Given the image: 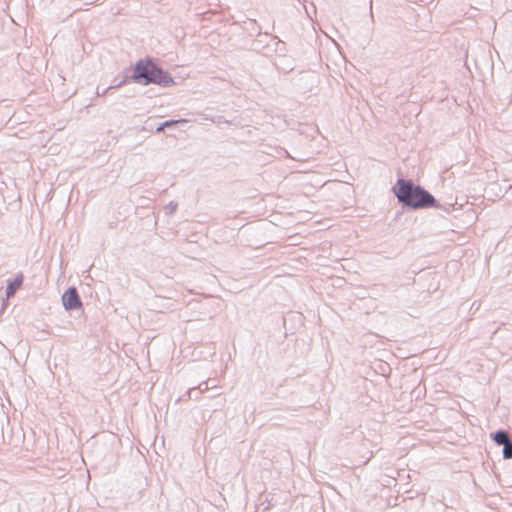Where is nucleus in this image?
I'll return each mask as SVG.
<instances>
[{"label":"nucleus","instance_id":"nucleus-3","mask_svg":"<svg viewBox=\"0 0 512 512\" xmlns=\"http://www.w3.org/2000/svg\"><path fill=\"white\" fill-rule=\"evenodd\" d=\"M61 299L66 311L76 310L82 307V301L75 286L67 288Z\"/></svg>","mask_w":512,"mask_h":512},{"label":"nucleus","instance_id":"nucleus-2","mask_svg":"<svg viewBox=\"0 0 512 512\" xmlns=\"http://www.w3.org/2000/svg\"><path fill=\"white\" fill-rule=\"evenodd\" d=\"M392 191L403 208L419 210L440 206L429 191L410 179L399 178Z\"/></svg>","mask_w":512,"mask_h":512},{"label":"nucleus","instance_id":"nucleus-5","mask_svg":"<svg viewBox=\"0 0 512 512\" xmlns=\"http://www.w3.org/2000/svg\"><path fill=\"white\" fill-rule=\"evenodd\" d=\"M490 438L495 442L498 446H503L507 444L510 439L509 433L504 429H499L490 434Z\"/></svg>","mask_w":512,"mask_h":512},{"label":"nucleus","instance_id":"nucleus-1","mask_svg":"<svg viewBox=\"0 0 512 512\" xmlns=\"http://www.w3.org/2000/svg\"><path fill=\"white\" fill-rule=\"evenodd\" d=\"M127 81L142 86L154 84L163 88L175 85L172 75L158 64L157 59L150 56L137 60L131 68V74L126 76L119 83L108 87L105 92L113 88H118Z\"/></svg>","mask_w":512,"mask_h":512},{"label":"nucleus","instance_id":"nucleus-9","mask_svg":"<svg viewBox=\"0 0 512 512\" xmlns=\"http://www.w3.org/2000/svg\"><path fill=\"white\" fill-rule=\"evenodd\" d=\"M178 208V203L171 201L168 205L165 206L164 210L167 215H172Z\"/></svg>","mask_w":512,"mask_h":512},{"label":"nucleus","instance_id":"nucleus-8","mask_svg":"<svg viewBox=\"0 0 512 512\" xmlns=\"http://www.w3.org/2000/svg\"><path fill=\"white\" fill-rule=\"evenodd\" d=\"M180 123H187V119H178V120H167L163 122L165 128H174Z\"/></svg>","mask_w":512,"mask_h":512},{"label":"nucleus","instance_id":"nucleus-13","mask_svg":"<svg viewBox=\"0 0 512 512\" xmlns=\"http://www.w3.org/2000/svg\"><path fill=\"white\" fill-rule=\"evenodd\" d=\"M13 512H18V510H16V511H13Z\"/></svg>","mask_w":512,"mask_h":512},{"label":"nucleus","instance_id":"nucleus-7","mask_svg":"<svg viewBox=\"0 0 512 512\" xmlns=\"http://www.w3.org/2000/svg\"><path fill=\"white\" fill-rule=\"evenodd\" d=\"M502 455L504 459H512V439L510 438L506 445H504Z\"/></svg>","mask_w":512,"mask_h":512},{"label":"nucleus","instance_id":"nucleus-4","mask_svg":"<svg viewBox=\"0 0 512 512\" xmlns=\"http://www.w3.org/2000/svg\"><path fill=\"white\" fill-rule=\"evenodd\" d=\"M24 281L22 273L17 274L13 279L8 280L6 286V296L10 298L15 295L18 289L21 288Z\"/></svg>","mask_w":512,"mask_h":512},{"label":"nucleus","instance_id":"nucleus-12","mask_svg":"<svg viewBox=\"0 0 512 512\" xmlns=\"http://www.w3.org/2000/svg\"><path fill=\"white\" fill-rule=\"evenodd\" d=\"M200 395L201 394H198V392H195V393H193V397L191 399L197 400V399H199Z\"/></svg>","mask_w":512,"mask_h":512},{"label":"nucleus","instance_id":"nucleus-6","mask_svg":"<svg viewBox=\"0 0 512 512\" xmlns=\"http://www.w3.org/2000/svg\"><path fill=\"white\" fill-rule=\"evenodd\" d=\"M208 390L207 382H202L197 387L190 388L187 392V399H191L193 397V393L198 392V394H202L204 391Z\"/></svg>","mask_w":512,"mask_h":512},{"label":"nucleus","instance_id":"nucleus-10","mask_svg":"<svg viewBox=\"0 0 512 512\" xmlns=\"http://www.w3.org/2000/svg\"><path fill=\"white\" fill-rule=\"evenodd\" d=\"M304 9H305V12L307 14V16L312 19V15L313 14H316V7L314 4H311L310 7H307L304 5Z\"/></svg>","mask_w":512,"mask_h":512},{"label":"nucleus","instance_id":"nucleus-11","mask_svg":"<svg viewBox=\"0 0 512 512\" xmlns=\"http://www.w3.org/2000/svg\"><path fill=\"white\" fill-rule=\"evenodd\" d=\"M165 127H164V124L161 123L157 128H156V133H160L162 131H164Z\"/></svg>","mask_w":512,"mask_h":512}]
</instances>
